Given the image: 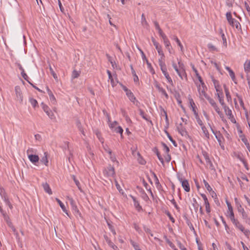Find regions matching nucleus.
Segmentation results:
<instances>
[{
  "label": "nucleus",
  "instance_id": "46",
  "mask_svg": "<svg viewBox=\"0 0 250 250\" xmlns=\"http://www.w3.org/2000/svg\"><path fill=\"white\" fill-rule=\"evenodd\" d=\"M226 18L229 22L231 21L233 18H232L231 13L230 12H227L226 14Z\"/></svg>",
  "mask_w": 250,
  "mask_h": 250
},
{
  "label": "nucleus",
  "instance_id": "30",
  "mask_svg": "<svg viewBox=\"0 0 250 250\" xmlns=\"http://www.w3.org/2000/svg\"><path fill=\"white\" fill-rule=\"evenodd\" d=\"M220 33L221 35V37H222V40H223V45L226 47L227 46V39H226V38L225 37V36L224 33L223 32V30H222V29H220Z\"/></svg>",
  "mask_w": 250,
  "mask_h": 250
},
{
  "label": "nucleus",
  "instance_id": "5",
  "mask_svg": "<svg viewBox=\"0 0 250 250\" xmlns=\"http://www.w3.org/2000/svg\"><path fill=\"white\" fill-rule=\"evenodd\" d=\"M42 107L44 111L46 113L48 117L51 119H53L55 118L54 114L52 111L49 109L48 106L45 104H42Z\"/></svg>",
  "mask_w": 250,
  "mask_h": 250
},
{
  "label": "nucleus",
  "instance_id": "8",
  "mask_svg": "<svg viewBox=\"0 0 250 250\" xmlns=\"http://www.w3.org/2000/svg\"><path fill=\"white\" fill-rule=\"evenodd\" d=\"M231 221L232 223L235 225V226L240 229L241 231L243 230V225L238 221L237 219H236L234 217V216L230 218Z\"/></svg>",
  "mask_w": 250,
  "mask_h": 250
},
{
  "label": "nucleus",
  "instance_id": "17",
  "mask_svg": "<svg viewBox=\"0 0 250 250\" xmlns=\"http://www.w3.org/2000/svg\"><path fill=\"white\" fill-rule=\"evenodd\" d=\"M229 23L231 26H232L233 27H235L236 29L240 28V27L241 26L239 22L235 19H233L231 21H230Z\"/></svg>",
  "mask_w": 250,
  "mask_h": 250
},
{
  "label": "nucleus",
  "instance_id": "52",
  "mask_svg": "<svg viewBox=\"0 0 250 250\" xmlns=\"http://www.w3.org/2000/svg\"><path fill=\"white\" fill-rule=\"evenodd\" d=\"M163 41L166 47L171 46L170 43L167 38L166 39L163 40Z\"/></svg>",
  "mask_w": 250,
  "mask_h": 250
},
{
  "label": "nucleus",
  "instance_id": "18",
  "mask_svg": "<svg viewBox=\"0 0 250 250\" xmlns=\"http://www.w3.org/2000/svg\"><path fill=\"white\" fill-rule=\"evenodd\" d=\"M225 68L226 70H227L229 73V76L231 77L232 80L235 83H236L235 82V74L234 72L231 70L229 66H226Z\"/></svg>",
  "mask_w": 250,
  "mask_h": 250
},
{
  "label": "nucleus",
  "instance_id": "59",
  "mask_svg": "<svg viewBox=\"0 0 250 250\" xmlns=\"http://www.w3.org/2000/svg\"><path fill=\"white\" fill-rule=\"evenodd\" d=\"M177 244L181 250H188L180 242L178 241Z\"/></svg>",
  "mask_w": 250,
  "mask_h": 250
},
{
  "label": "nucleus",
  "instance_id": "22",
  "mask_svg": "<svg viewBox=\"0 0 250 250\" xmlns=\"http://www.w3.org/2000/svg\"><path fill=\"white\" fill-rule=\"evenodd\" d=\"M133 201V202H134V206L138 210H140L141 209H142V207L141 206H140V204L138 202V201H137L135 197H134V196H131Z\"/></svg>",
  "mask_w": 250,
  "mask_h": 250
},
{
  "label": "nucleus",
  "instance_id": "31",
  "mask_svg": "<svg viewBox=\"0 0 250 250\" xmlns=\"http://www.w3.org/2000/svg\"><path fill=\"white\" fill-rule=\"evenodd\" d=\"M173 40H174L176 41V42H177L178 45L180 47L181 51L183 52V46L181 44L180 40L175 36H173Z\"/></svg>",
  "mask_w": 250,
  "mask_h": 250
},
{
  "label": "nucleus",
  "instance_id": "61",
  "mask_svg": "<svg viewBox=\"0 0 250 250\" xmlns=\"http://www.w3.org/2000/svg\"><path fill=\"white\" fill-rule=\"evenodd\" d=\"M179 65V69H185V66L184 64L180 60L178 62Z\"/></svg>",
  "mask_w": 250,
  "mask_h": 250
},
{
  "label": "nucleus",
  "instance_id": "39",
  "mask_svg": "<svg viewBox=\"0 0 250 250\" xmlns=\"http://www.w3.org/2000/svg\"><path fill=\"white\" fill-rule=\"evenodd\" d=\"M71 177H72V179H73V180H74L75 183L76 184V186H77V187L79 188V189L80 190H81V188L80 187V183L79 182V181L76 179L75 176L73 175L71 176Z\"/></svg>",
  "mask_w": 250,
  "mask_h": 250
},
{
  "label": "nucleus",
  "instance_id": "62",
  "mask_svg": "<svg viewBox=\"0 0 250 250\" xmlns=\"http://www.w3.org/2000/svg\"><path fill=\"white\" fill-rule=\"evenodd\" d=\"M245 8L248 13V14L250 17V7L249 6V4L246 2H245Z\"/></svg>",
  "mask_w": 250,
  "mask_h": 250
},
{
  "label": "nucleus",
  "instance_id": "37",
  "mask_svg": "<svg viewBox=\"0 0 250 250\" xmlns=\"http://www.w3.org/2000/svg\"><path fill=\"white\" fill-rule=\"evenodd\" d=\"M192 206L194 207L195 211L196 212L198 210L199 205L195 198L193 199Z\"/></svg>",
  "mask_w": 250,
  "mask_h": 250
},
{
  "label": "nucleus",
  "instance_id": "57",
  "mask_svg": "<svg viewBox=\"0 0 250 250\" xmlns=\"http://www.w3.org/2000/svg\"><path fill=\"white\" fill-rule=\"evenodd\" d=\"M206 163L207 164V165L209 166V167L212 169V167H213V165H212V163L210 159V158L209 159H207V160H206Z\"/></svg>",
  "mask_w": 250,
  "mask_h": 250
},
{
  "label": "nucleus",
  "instance_id": "53",
  "mask_svg": "<svg viewBox=\"0 0 250 250\" xmlns=\"http://www.w3.org/2000/svg\"><path fill=\"white\" fill-rule=\"evenodd\" d=\"M139 155H140L139 154H138ZM138 162L141 165H145L146 163V161L140 156H139V157L138 158Z\"/></svg>",
  "mask_w": 250,
  "mask_h": 250
},
{
  "label": "nucleus",
  "instance_id": "26",
  "mask_svg": "<svg viewBox=\"0 0 250 250\" xmlns=\"http://www.w3.org/2000/svg\"><path fill=\"white\" fill-rule=\"evenodd\" d=\"M179 76L182 79H183V77L185 76L187 77L185 70V69H179L178 71L176 72Z\"/></svg>",
  "mask_w": 250,
  "mask_h": 250
},
{
  "label": "nucleus",
  "instance_id": "43",
  "mask_svg": "<svg viewBox=\"0 0 250 250\" xmlns=\"http://www.w3.org/2000/svg\"><path fill=\"white\" fill-rule=\"evenodd\" d=\"M107 73L108 76V78L110 80V82H111V84L113 85L114 83V80H113V77L112 76L111 72L109 70H107Z\"/></svg>",
  "mask_w": 250,
  "mask_h": 250
},
{
  "label": "nucleus",
  "instance_id": "33",
  "mask_svg": "<svg viewBox=\"0 0 250 250\" xmlns=\"http://www.w3.org/2000/svg\"><path fill=\"white\" fill-rule=\"evenodd\" d=\"M70 203H71V205L72 206V208L73 210L76 213H80L79 210L77 207L74 204V201L72 199L70 200Z\"/></svg>",
  "mask_w": 250,
  "mask_h": 250
},
{
  "label": "nucleus",
  "instance_id": "51",
  "mask_svg": "<svg viewBox=\"0 0 250 250\" xmlns=\"http://www.w3.org/2000/svg\"><path fill=\"white\" fill-rule=\"evenodd\" d=\"M209 125L210 126V129H211V131L212 132V133L215 135V137L217 139L218 141L219 142L220 145H221V139L217 135V134L215 133L214 131L213 130V129L211 128L210 125L209 124Z\"/></svg>",
  "mask_w": 250,
  "mask_h": 250
},
{
  "label": "nucleus",
  "instance_id": "49",
  "mask_svg": "<svg viewBox=\"0 0 250 250\" xmlns=\"http://www.w3.org/2000/svg\"><path fill=\"white\" fill-rule=\"evenodd\" d=\"M30 102L34 107H35L38 104L37 100L33 98L30 99Z\"/></svg>",
  "mask_w": 250,
  "mask_h": 250
},
{
  "label": "nucleus",
  "instance_id": "44",
  "mask_svg": "<svg viewBox=\"0 0 250 250\" xmlns=\"http://www.w3.org/2000/svg\"><path fill=\"white\" fill-rule=\"evenodd\" d=\"M49 70L50 71V72L51 74L52 75L53 78L56 80H58V77L57 76V74L55 73V72L54 71L53 68L51 67V66H49Z\"/></svg>",
  "mask_w": 250,
  "mask_h": 250
},
{
  "label": "nucleus",
  "instance_id": "54",
  "mask_svg": "<svg viewBox=\"0 0 250 250\" xmlns=\"http://www.w3.org/2000/svg\"><path fill=\"white\" fill-rule=\"evenodd\" d=\"M162 146L164 147V149L166 153H168L169 151V147L164 143H162Z\"/></svg>",
  "mask_w": 250,
  "mask_h": 250
},
{
  "label": "nucleus",
  "instance_id": "19",
  "mask_svg": "<svg viewBox=\"0 0 250 250\" xmlns=\"http://www.w3.org/2000/svg\"><path fill=\"white\" fill-rule=\"evenodd\" d=\"M244 67L246 73H249L250 72V60H246L244 64Z\"/></svg>",
  "mask_w": 250,
  "mask_h": 250
},
{
  "label": "nucleus",
  "instance_id": "60",
  "mask_svg": "<svg viewBox=\"0 0 250 250\" xmlns=\"http://www.w3.org/2000/svg\"><path fill=\"white\" fill-rule=\"evenodd\" d=\"M239 159L243 163L245 167L248 169V165H247V163H246V161L243 158H242L240 157H239Z\"/></svg>",
  "mask_w": 250,
  "mask_h": 250
},
{
  "label": "nucleus",
  "instance_id": "13",
  "mask_svg": "<svg viewBox=\"0 0 250 250\" xmlns=\"http://www.w3.org/2000/svg\"><path fill=\"white\" fill-rule=\"evenodd\" d=\"M152 42L154 44V45L155 46L156 49H157L158 54H160L163 52L162 47L160 45H159V43L157 42L155 39L154 38H152L151 39Z\"/></svg>",
  "mask_w": 250,
  "mask_h": 250
},
{
  "label": "nucleus",
  "instance_id": "14",
  "mask_svg": "<svg viewBox=\"0 0 250 250\" xmlns=\"http://www.w3.org/2000/svg\"><path fill=\"white\" fill-rule=\"evenodd\" d=\"M28 159L33 164L38 162L39 161V157L37 155H28Z\"/></svg>",
  "mask_w": 250,
  "mask_h": 250
},
{
  "label": "nucleus",
  "instance_id": "15",
  "mask_svg": "<svg viewBox=\"0 0 250 250\" xmlns=\"http://www.w3.org/2000/svg\"><path fill=\"white\" fill-rule=\"evenodd\" d=\"M42 186L44 190L49 194V195H51L52 194V192L51 189L50 188L49 185L47 183H44L42 184Z\"/></svg>",
  "mask_w": 250,
  "mask_h": 250
},
{
  "label": "nucleus",
  "instance_id": "34",
  "mask_svg": "<svg viewBox=\"0 0 250 250\" xmlns=\"http://www.w3.org/2000/svg\"><path fill=\"white\" fill-rule=\"evenodd\" d=\"M80 74V72L77 71L76 70H74L72 73V79H74L77 78L79 77Z\"/></svg>",
  "mask_w": 250,
  "mask_h": 250
},
{
  "label": "nucleus",
  "instance_id": "35",
  "mask_svg": "<svg viewBox=\"0 0 250 250\" xmlns=\"http://www.w3.org/2000/svg\"><path fill=\"white\" fill-rule=\"evenodd\" d=\"M165 132L167 134V136L169 140L171 142V143L173 144V145L175 146H177L176 142L172 139V137L170 135L169 133L167 131H165Z\"/></svg>",
  "mask_w": 250,
  "mask_h": 250
},
{
  "label": "nucleus",
  "instance_id": "47",
  "mask_svg": "<svg viewBox=\"0 0 250 250\" xmlns=\"http://www.w3.org/2000/svg\"><path fill=\"white\" fill-rule=\"evenodd\" d=\"M139 112L140 115L142 117L143 119H144L146 121H148V119L147 118L145 112L142 109H140Z\"/></svg>",
  "mask_w": 250,
  "mask_h": 250
},
{
  "label": "nucleus",
  "instance_id": "21",
  "mask_svg": "<svg viewBox=\"0 0 250 250\" xmlns=\"http://www.w3.org/2000/svg\"><path fill=\"white\" fill-rule=\"evenodd\" d=\"M56 200L57 201V202L59 204L60 207L62 208V209L63 210V211L68 216H69L68 213L67 212V210H66V209L65 208V207L64 205V204L58 198H56Z\"/></svg>",
  "mask_w": 250,
  "mask_h": 250
},
{
  "label": "nucleus",
  "instance_id": "45",
  "mask_svg": "<svg viewBox=\"0 0 250 250\" xmlns=\"http://www.w3.org/2000/svg\"><path fill=\"white\" fill-rule=\"evenodd\" d=\"M114 131L116 133H120L122 136L123 132V129L121 126H119L115 129Z\"/></svg>",
  "mask_w": 250,
  "mask_h": 250
},
{
  "label": "nucleus",
  "instance_id": "20",
  "mask_svg": "<svg viewBox=\"0 0 250 250\" xmlns=\"http://www.w3.org/2000/svg\"><path fill=\"white\" fill-rule=\"evenodd\" d=\"M48 153L47 152H45L44 153V156L42 158L41 160V162L44 164L46 166H48Z\"/></svg>",
  "mask_w": 250,
  "mask_h": 250
},
{
  "label": "nucleus",
  "instance_id": "41",
  "mask_svg": "<svg viewBox=\"0 0 250 250\" xmlns=\"http://www.w3.org/2000/svg\"><path fill=\"white\" fill-rule=\"evenodd\" d=\"M203 183L205 185L206 188L208 191H212V188L210 187L209 185L208 184V183L205 180H203Z\"/></svg>",
  "mask_w": 250,
  "mask_h": 250
},
{
  "label": "nucleus",
  "instance_id": "27",
  "mask_svg": "<svg viewBox=\"0 0 250 250\" xmlns=\"http://www.w3.org/2000/svg\"><path fill=\"white\" fill-rule=\"evenodd\" d=\"M154 152H155V153L156 154L157 157H158V158L159 159V160L160 161L161 163H162V164L164 166V160H163V158L162 157V156H161L160 155V153H159V151H158V149L156 148H155V150H154Z\"/></svg>",
  "mask_w": 250,
  "mask_h": 250
},
{
  "label": "nucleus",
  "instance_id": "29",
  "mask_svg": "<svg viewBox=\"0 0 250 250\" xmlns=\"http://www.w3.org/2000/svg\"><path fill=\"white\" fill-rule=\"evenodd\" d=\"M224 90H225V92L226 93V96L227 100L228 102L231 101V98L230 95L229 94V89L227 88V87H226V86L225 85H224Z\"/></svg>",
  "mask_w": 250,
  "mask_h": 250
},
{
  "label": "nucleus",
  "instance_id": "40",
  "mask_svg": "<svg viewBox=\"0 0 250 250\" xmlns=\"http://www.w3.org/2000/svg\"><path fill=\"white\" fill-rule=\"evenodd\" d=\"M142 197L145 201H146V202L149 200V198H148L147 195L144 191V190L142 191Z\"/></svg>",
  "mask_w": 250,
  "mask_h": 250
},
{
  "label": "nucleus",
  "instance_id": "63",
  "mask_svg": "<svg viewBox=\"0 0 250 250\" xmlns=\"http://www.w3.org/2000/svg\"><path fill=\"white\" fill-rule=\"evenodd\" d=\"M104 150L107 152L109 155L112 154V151L110 149H109L107 146H104Z\"/></svg>",
  "mask_w": 250,
  "mask_h": 250
},
{
  "label": "nucleus",
  "instance_id": "3",
  "mask_svg": "<svg viewBox=\"0 0 250 250\" xmlns=\"http://www.w3.org/2000/svg\"><path fill=\"white\" fill-rule=\"evenodd\" d=\"M224 109L226 115L228 116L229 119L232 123H236V121L232 114L231 110L228 106H224Z\"/></svg>",
  "mask_w": 250,
  "mask_h": 250
},
{
  "label": "nucleus",
  "instance_id": "50",
  "mask_svg": "<svg viewBox=\"0 0 250 250\" xmlns=\"http://www.w3.org/2000/svg\"><path fill=\"white\" fill-rule=\"evenodd\" d=\"M218 98L219 103L223 106V108H224V106H227L224 103V99H223V97H220V96H219V98Z\"/></svg>",
  "mask_w": 250,
  "mask_h": 250
},
{
  "label": "nucleus",
  "instance_id": "4",
  "mask_svg": "<svg viewBox=\"0 0 250 250\" xmlns=\"http://www.w3.org/2000/svg\"><path fill=\"white\" fill-rule=\"evenodd\" d=\"M178 180L181 183L184 190L187 192H189L190 191V187L188 181L187 180H183L180 177H178Z\"/></svg>",
  "mask_w": 250,
  "mask_h": 250
},
{
  "label": "nucleus",
  "instance_id": "24",
  "mask_svg": "<svg viewBox=\"0 0 250 250\" xmlns=\"http://www.w3.org/2000/svg\"><path fill=\"white\" fill-rule=\"evenodd\" d=\"M126 95L131 102H134V101L136 100V98L134 97L133 94L130 90L127 91Z\"/></svg>",
  "mask_w": 250,
  "mask_h": 250
},
{
  "label": "nucleus",
  "instance_id": "12",
  "mask_svg": "<svg viewBox=\"0 0 250 250\" xmlns=\"http://www.w3.org/2000/svg\"><path fill=\"white\" fill-rule=\"evenodd\" d=\"M161 71H162L163 74L164 75L166 78L167 79V82L169 83H170L171 85H173V81L167 72V68H164V69L161 70Z\"/></svg>",
  "mask_w": 250,
  "mask_h": 250
},
{
  "label": "nucleus",
  "instance_id": "1",
  "mask_svg": "<svg viewBox=\"0 0 250 250\" xmlns=\"http://www.w3.org/2000/svg\"><path fill=\"white\" fill-rule=\"evenodd\" d=\"M103 173L104 175L107 177H113L115 175L114 167L109 165L103 170Z\"/></svg>",
  "mask_w": 250,
  "mask_h": 250
},
{
  "label": "nucleus",
  "instance_id": "32",
  "mask_svg": "<svg viewBox=\"0 0 250 250\" xmlns=\"http://www.w3.org/2000/svg\"><path fill=\"white\" fill-rule=\"evenodd\" d=\"M194 115L195 118L196 120V121H197V123L199 124V125L200 126H203L204 125L202 121L201 120V119L200 118L198 114L196 113L195 114H194Z\"/></svg>",
  "mask_w": 250,
  "mask_h": 250
},
{
  "label": "nucleus",
  "instance_id": "16",
  "mask_svg": "<svg viewBox=\"0 0 250 250\" xmlns=\"http://www.w3.org/2000/svg\"><path fill=\"white\" fill-rule=\"evenodd\" d=\"M226 203L228 208V213H229V218L233 217L234 216V213L233 211V208L232 207L230 204V203L228 202V201H226Z\"/></svg>",
  "mask_w": 250,
  "mask_h": 250
},
{
  "label": "nucleus",
  "instance_id": "55",
  "mask_svg": "<svg viewBox=\"0 0 250 250\" xmlns=\"http://www.w3.org/2000/svg\"><path fill=\"white\" fill-rule=\"evenodd\" d=\"M21 75L22 76V77L24 78V80H25L26 81H27L29 83H31L29 81H28V79H29V77L27 75V74L25 73V72H22V73H21Z\"/></svg>",
  "mask_w": 250,
  "mask_h": 250
},
{
  "label": "nucleus",
  "instance_id": "11",
  "mask_svg": "<svg viewBox=\"0 0 250 250\" xmlns=\"http://www.w3.org/2000/svg\"><path fill=\"white\" fill-rule=\"evenodd\" d=\"M46 90L48 93V94L49 96V99L50 101L53 104H55L57 102L56 98L55 96H54L52 92L51 91V90L48 88V87H46Z\"/></svg>",
  "mask_w": 250,
  "mask_h": 250
},
{
  "label": "nucleus",
  "instance_id": "7",
  "mask_svg": "<svg viewBox=\"0 0 250 250\" xmlns=\"http://www.w3.org/2000/svg\"><path fill=\"white\" fill-rule=\"evenodd\" d=\"M177 129L179 133L183 136L188 135V132L186 131L185 127L183 126L182 123H180L177 126Z\"/></svg>",
  "mask_w": 250,
  "mask_h": 250
},
{
  "label": "nucleus",
  "instance_id": "56",
  "mask_svg": "<svg viewBox=\"0 0 250 250\" xmlns=\"http://www.w3.org/2000/svg\"><path fill=\"white\" fill-rule=\"evenodd\" d=\"M160 36L162 38L163 40L166 39L167 37L166 35L163 32L162 29L158 31Z\"/></svg>",
  "mask_w": 250,
  "mask_h": 250
},
{
  "label": "nucleus",
  "instance_id": "2",
  "mask_svg": "<svg viewBox=\"0 0 250 250\" xmlns=\"http://www.w3.org/2000/svg\"><path fill=\"white\" fill-rule=\"evenodd\" d=\"M201 84V85H199L198 87V90L200 98L202 99H204V98L207 99V97H208V96L206 94L205 92L206 87L205 86V83H203V84Z\"/></svg>",
  "mask_w": 250,
  "mask_h": 250
},
{
  "label": "nucleus",
  "instance_id": "9",
  "mask_svg": "<svg viewBox=\"0 0 250 250\" xmlns=\"http://www.w3.org/2000/svg\"><path fill=\"white\" fill-rule=\"evenodd\" d=\"M237 209H238V212L241 213L242 216V218L244 219H247L248 218V215L246 213V212H245L244 209L242 208L241 205L240 204H239V203L237 204Z\"/></svg>",
  "mask_w": 250,
  "mask_h": 250
},
{
  "label": "nucleus",
  "instance_id": "10",
  "mask_svg": "<svg viewBox=\"0 0 250 250\" xmlns=\"http://www.w3.org/2000/svg\"><path fill=\"white\" fill-rule=\"evenodd\" d=\"M15 90L16 92V97L17 98V100L20 101V102L22 101V96L21 92V90L19 86H16L15 88Z\"/></svg>",
  "mask_w": 250,
  "mask_h": 250
},
{
  "label": "nucleus",
  "instance_id": "6",
  "mask_svg": "<svg viewBox=\"0 0 250 250\" xmlns=\"http://www.w3.org/2000/svg\"><path fill=\"white\" fill-rule=\"evenodd\" d=\"M160 56H161L160 58L158 60L159 64L161 70L164 69V68H167L166 65L165 63V55L164 53H162L159 54Z\"/></svg>",
  "mask_w": 250,
  "mask_h": 250
},
{
  "label": "nucleus",
  "instance_id": "28",
  "mask_svg": "<svg viewBox=\"0 0 250 250\" xmlns=\"http://www.w3.org/2000/svg\"><path fill=\"white\" fill-rule=\"evenodd\" d=\"M192 69H193V71L195 72L196 76L197 77V78L199 80V81L200 82L201 84H203V81L201 77L199 74L197 69L194 66L192 67Z\"/></svg>",
  "mask_w": 250,
  "mask_h": 250
},
{
  "label": "nucleus",
  "instance_id": "23",
  "mask_svg": "<svg viewBox=\"0 0 250 250\" xmlns=\"http://www.w3.org/2000/svg\"><path fill=\"white\" fill-rule=\"evenodd\" d=\"M201 127L203 131L204 136L206 137V138L207 139H209V134L208 132V129L206 127V126L204 125H203V126H201Z\"/></svg>",
  "mask_w": 250,
  "mask_h": 250
},
{
  "label": "nucleus",
  "instance_id": "36",
  "mask_svg": "<svg viewBox=\"0 0 250 250\" xmlns=\"http://www.w3.org/2000/svg\"><path fill=\"white\" fill-rule=\"evenodd\" d=\"M208 47L210 51H218L217 49L211 43H209L208 45Z\"/></svg>",
  "mask_w": 250,
  "mask_h": 250
},
{
  "label": "nucleus",
  "instance_id": "58",
  "mask_svg": "<svg viewBox=\"0 0 250 250\" xmlns=\"http://www.w3.org/2000/svg\"><path fill=\"white\" fill-rule=\"evenodd\" d=\"M205 206H206V211L207 213H209L210 212V207H209V204L208 202L207 203H205Z\"/></svg>",
  "mask_w": 250,
  "mask_h": 250
},
{
  "label": "nucleus",
  "instance_id": "42",
  "mask_svg": "<svg viewBox=\"0 0 250 250\" xmlns=\"http://www.w3.org/2000/svg\"><path fill=\"white\" fill-rule=\"evenodd\" d=\"M158 91L161 93L162 94L164 95L167 99L168 98V96L164 88L161 87V89L158 90Z\"/></svg>",
  "mask_w": 250,
  "mask_h": 250
},
{
  "label": "nucleus",
  "instance_id": "64",
  "mask_svg": "<svg viewBox=\"0 0 250 250\" xmlns=\"http://www.w3.org/2000/svg\"><path fill=\"white\" fill-rule=\"evenodd\" d=\"M34 152V149L33 148H29L27 150V155H32V153Z\"/></svg>",
  "mask_w": 250,
  "mask_h": 250
},
{
  "label": "nucleus",
  "instance_id": "48",
  "mask_svg": "<svg viewBox=\"0 0 250 250\" xmlns=\"http://www.w3.org/2000/svg\"><path fill=\"white\" fill-rule=\"evenodd\" d=\"M130 243L135 250H138V249H139V247L137 243H136V242H134L132 240H130Z\"/></svg>",
  "mask_w": 250,
  "mask_h": 250
},
{
  "label": "nucleus",
  "instance_id": "38",
  "mask_svg": "<svg viewBox=\"0 0 250 250\" xmlns=\"http://www.w3.org/2000/svg\"><path fill=\"white\" fill-rule=\"evenodd\" d=\"M206 99L208 100V101L209 102V103L213 107L217 105L216 103L214 101V100L211 98L210 97L208 96V97H207Z\"/></svg>",
  "mask_w": 250,
  "mask_h": 250
},
{
  "label": "nucleus",
  "instance_id": "25",
  "mask_svg": "<svg viewBox=\"0 0 250 250\" xmlns=\"http://www.w3.org/2000/svg\"><path fill=\"white\" fill-rule=\"evenodd\" d=\"M141 23L144 27H147L148 24L146 20L144 14H142L141 16Z\"/></svg>",
  "mask_w": 250,
  "mask_h": 250
}]
</instances>
